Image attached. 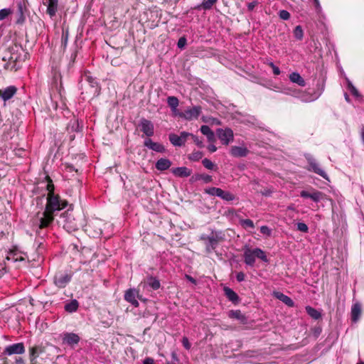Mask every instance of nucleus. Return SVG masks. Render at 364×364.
<instances>
[{
	"label": "nucleus",
	"instance_id": "39",
	"mask_svg": "<svg viewBox=\"0 0 364 364\" xmlns=\"http://www.w3.org/2000/svg\"><path fill=\"white\" fill-rule=\"evenodd\" d=\"M219 198L226 201H232L235 200V196L232 193L229 191H225L222 189V193H220Z\"/></svg>",
	"mask_w": 364,
	"mask_h": 364
},
{
	"label": "nucleus",
	"instance_id": "9",
	"mask_svg": "<svg viewBox=\"0 0 364 364\" xmlns=\"http://www.w3.org/2000/svg\"><path fill=\"white\" fill-rule=\"evenodd\" d=\"M139 126L140 127L141 131L147 136V138H150L154 135V126L150 120L142 118L140 120Z\"/></svg>",
	"mask_w": 364,
	"mask_h": 364
},
{
	"label": "nucleus",
	"instance_id": "27",
	"mask_svg": "<svg viewBox=\"0 0 364 364\" xmlns=\"http://www.w3.org/2000/svg\"><path fill=\"white\" fill-rule=\"evenodd\" d=\"M17 7V14L18 15L17 23H21L25 21L24 12L26 10L25 3L18 2Z\"/></svg>",
	"mask_w": 364,
	"mask_h": 364
},
{
	"label": "nucleus",
	"instance_id": "26",
	"mask_svg": "<svg viewBox=\"0 0 364 364\" xmlns=\"http://www.w3.org/2000/svg\"><path fill=\"white\" fill-rule=\"evenodd\" d=\"M275 296L289 307H293L294 306V301L289 296L284 294L283 293L276 292Z\"/></svg>",
	"mask_w": 364,
	"mask_h": 364
},
{
	"label": "nucleus",
	"instance_id": "34",
	"mask_svg": "<svg viewBox=\"0 0 364 364\" xmlns=\"http://www.w3.org/2000/svg\"><path fill=\"white\" fill-rule=\"evenodd\" d=\"M239 223L244 229L255 228L254 223L250 219H240Z\"/></svg>",
	"mask_w": 364,
	"mask_h": 364
},
{
	"label": "nucleus",
	"instance_id": "57",
	"mask_svg": "<svg viewBox=\"0 0 364 364\" xmlns=\"http://www.w3.org/2000/svg\"><path fill=\"white\" fill-rule=\"evenodd\" d=\"M143 364H154V360L151 358H146L144 361Z\"/></svg>",
	"mask_w": 364,
	"mask_h": 364
},
{
	"label": "nucleus",
	"instance_id": "3",
	"mask_svg": "<svg viewBox=\"0 0 364 364\" xmlns=\"http://www.w3.org/2000/svg\"><path fill=\"white\" fill-rule=\"evenodd\" d=\"M243 250L244 262L247 266L253 267L255 265L256 258H258L266 263L269 262L266 252L260 248L257 247L251 249L248 245H245Z\"/></svg>",
	"mask_w": 364,
	"mask_h": 364
},
{
	"label": "nucleus",
	"instance_id": "17",
	"mask_svg": "<svg viewBox=\"0 0 364 364\" xmlns=\"http://www.w3.org/2000/svg\"><path fill=\"white\" fill-rule=\"evenodd\" d=\"M362 314L361 304L359 302L353 304L351 306L350 318L352 322L356 323L360 318Z\"/></svg>",
	"mask_w": 364,
	"mask_h": 364
},
{
	"label": "nucleus",
	"instance_id": "24",
	"mask_svg": "<svg viewBox=\"0 0 364 364\" xmlns=\"http://www.w3.org/2000/svg\"><path fill=\"white\" fill-rule=\"evenodd\" d=\"M229 317L235 318L240 321V323H247V317L241 312L240 310H232L229 312Z\"/></svg>",
	"mask_w": 364,
	"mask_h": 364
},
{
	"label": "nucleus",
	"instance_id": "22",
	"mask_svg": "<svg viewBox=\"0 0 364 364\" xmlns=\"http://www.w3.org/2000/svg\"><path fill=\"white\" fill-rule=\"evenodd\" d=\"M144 285L149 286L153 290H157L161 287L160 281L156 277L151 275L146 277L144 281Z\"/></svg>",
	"mask_w": 364,
	"mask_h": 364
},
{
	"label": "nucleus",
	"instance_id": "47",
	"mask_svg": "<svg viewBox=\"0 0 364 364\" xmlns=\"http://www.w3.org/2000/svg\"><path fill=\"white\" fill-rule=\"evenodd\" d=\"M279 16L280 18L283 20H289L291 16L289 12L286 10H281L279 11Z\"/></svg>",
	"mask_w": 364,
	"mask_h": 364
},
{
	"label": "nucleus",
	"instance_id": "61",
	"mask_svg": "<svg viewBox=\"0 0 364 364\" xmlns=\"http://www.w3.org/2000/svg\"><path fill=\"white\" fill-rule=\"evenodd\" d=\"M76 57H77V53H76V52L73 53L71 55V56H70V60L72 61V63H74V62H75V60Z\"/></svg>",
	"mask_w": 364,
	"mask_h": 364
},
{
	"label": "nucleus",
	"instance_id": "10",
	"mask_svg": "<svg viewBox=\"0 0 364 364\" xmlns=\"http://www.w3.org/2000/svg\"><path fill=\"white\" fill-rule=\"evenodd\" d=\"M201 113V107L195 106L191 109L186 110L183 112H180L178 116L186 120H192L193 119H198L200 114Z\"/></svg>",
	"mask_w": 364,
	"mask_h": 364
},
{
	"label": "nucleus",
	"instance_id": "41",
	"mask_svg": "<svg viewBox=\"0 0 364 364\" xmlns=\"http://www.w3.org/2000/svg\"><path fill=\"white\" fill-rule=\"evenodd\" d=\"M203 156V154L201 151H193L191 154L188 156V159L193 161H198L202 159Z\"/></svg>",
	"mask_w": 364,
	"mask_h": 364
},
{
	"label": "nucleus",
	"instance_id": "31",
	"mask_svg": "<svg viewBox=\"0 0 364 364\" xmlns=\"http://www.w3.org/2000/svg\"><path fill=\"white\" fill-rule=\"evenodd\" d=\"M305 309L308 315H309L312 318L317 320L321 317V314L316 309L310 306H306Z\"/></svg>",
	"mask_w": 364,
	"mask_h": 364
},
{
	"label": "nucleus",
	"instance_id": "44",
	"mask_svg": "<svg viewBox=\"0 0 364 364\" xmlns=\"http://www.w3.org/2000/svg\"><path fill=\"white\" fill-rule=\"evenodd\" d=\"M296 226H297V230L300 232L306 233L309 231V228H308L307 225L305 224L304 223H301V222L298 223L296 224Z\"/></svg>",
	"mask_w": 364,
	"mask_h": 364
},
{
	"label": "nucleus",
	"instance_id": "20",
	"mask_svg": "<svg viewBox=\"0 0 364 364\" xmlns=\"http://www.w3.org/2000/svg\"><path fill=\"white\" fill-rule=\"evenodd\" d=\"M172 165V162L166 158L159 159L155 164V167L158 171H164L168 170Z\"/></svg>",
	"mask_w": 364,
	"mask_h": 364
},
{
	"label": "nucleus",
	"instance_id": "56",
	"mask_svg": "<svg viewBox=\"0 0 364 364\" xmlns=\"http://www.w3.org/2000/svg\"><path fill=\"white\" fill-rule=\"evenodd\" d=\"M258 4V2L257 1H253L252 2L248 3L247 4V9L249 11H252L255 6Z\"/></svg>",
	"mask_w": 364,
	"mask_h": 364
},
{
	"label": "nucleus",
	"instance_id": "11",
	"mask_svg": "<svg viewBox=\"0 0 364 364\" xmlns=\"http://www.w3.org/2000/svg\"><path fill=\"white\" fill-rule=\"evenodd\" d=\"M25 353V346L23 343H14L6 346L3 352L4 355L23 354Z\"/></svg>",
	"mask_w": 364,
	"mask_h": 364
},
{
	"label": "nucleus",
	"instance_id": "1",
	"mask_svg": "<svg viewBox=\"0 0 364 364\" xmlns=\"http://www.w3.org/2000/svg\"><path fill=\"white\" fill-rule=\"evenodd\" d=\"M46 199L45 210L38 212L32 219L33 226L38 234H40L38 230L49 228L53 224L55 213L64 209L68 204L66 200L62 199L57 193L48 194Z\"/></svg>",
	"mask_w": 364,
	"mask_h": 364
},
{
	"label": "nucleus",
	"instance_id": "14",
	"mask_svg": "<svg viewBox=\"0 0 364 364\" xmlns=\"http://www.w3.org/2000/svg\"><path fill=\"white\" fill-rule=\"evenodd\" d=\"M144 146L158 153H164L165 146L158 142L153 141L150 138H146L144 141Z\"/></svg>",
	"mask_w": 364,
	"mask_h": 364
},
{
	"label": "nucleus",
	"instance_id": "59",
	"mask_svg": "<svg viewBox=\"0 0 364 364\" xmlns=\"http://www.w3.org/2000/svg\"><path fill=\"white\" fill-rule=\"evenodd\" d=\"M314 6H315V8L316 10H320L321 9V5H320V3H319V0H314Z\"/></svg>",
	"mask_w": 364,
	"mask_h": 364
},
{
	"label": "nucleus",
	"instance_id": "64",
	"mask_svg": "<svg viewBox=\"0 0 364 364\" xmlns=\"http://www.w3.org/2000/svg\"><path fill=\"white\" fill-rule=\"evenodd\" d=\"M345 99L347 102H350V98L347 93H345Z\"/></svg>",
	"mask_w": 364,
	"mask_h": 364
},
{
	"label": "nucleus",
	"instance_id": "38",
	"mask_svg": "<svg viewBox=\"0 0 364 364\" xmlns=\"http://www.w3.org/2000/svg\"><path fill=\"white\" fill-rule=\"evenodd\" d=\"M217 1L218 0H203V2L199 7L204 10H208L210 9Z\"/></svg>",
	"mask_w": 364,
	"mask_h": 364
},
{
	"label": "nucleus",
	"instance_id": "36",
	"mask_svg": "<svg viewBox=\"0 0 364 364\" xmlns=\"http://www.w3.org/2000/svg\"><path fill=\"white\" fill-rule=\"evenodd\" d=\"M45 179L46 181H47V186H46V190L48 191V194H51V193H55V186L53 183V181L52 179L50 178V177L49 176H46L45 177Z\"/></svg>",
	"mask_w": 364,
	"mask_h": 364
},
{
	"label": "nucleus",
	"instance_id": "6",
	"mask_svg": "<svg viewBox=\"0 0 364 364\" xmlns=\"http://www.w3.org/2000/svg\"><path fill=\"white\" fill-rule=\"evenodd\" d=\"M306 159L309 166L308 168L309 171L314 172L325 179H328L326 173L319 166L315 159L311 156H306Z\"/></svg>",
	"mask_w": 364,
	"mask_h": 364
},
{
	"label": "nucleus",
	"instance_id": "18",
	"mask_svg": "<svg viewBox=\"0 0 364 364\" xmlns=\"http://www.w3.org/2000/svg\"><path fill=\"white\" fill-rule=\"evenodd\" d=\"M171 173L176 177L186 178L191 175L192 171L186 166L173 168Z\"/></svg>",
	"mask_w": 364,
	"mask_h": 364
},
{
	"label": "nucleus",
	"instance_id": "16",
	"mask_svg": "<svg viewBox=\"0 0 364 364\" xmlns=\"http://www.w3.org/2000/svg\"><path fill=\"white\" fill-rule=\"evenodd\" d=\"M80 340V336L74 333H65L63 336V342L70 346L77 344Z\"/></svg>",
	"mask_w": 364,
	"mask_h": 364
},
{
	"label": "nucleus",
	"instance_id": "28",
	"mask_svg": "<svg viewBox=\"0 0 364 364\" xmlns=\"http://www.w3.org/2000/svg\"><path fill=\"white\" fill-rule=\"evenodd\" d=\"M78 307L79 302L76 299H73L65 305L64 309L68 313H73L77 311Z\"/></svg>",
	"mask_w": 364,
	"mask_h": 364
},
{
	"label": "nucleus",
	"instance_id": "51",
	"mask_svg": "<svg viewBox=\"0 0 364 364\" xmlns=\"http://www.w3.org/2000/svg\"><path fill=\"white\" fill-rule=\"evenodd\" d=\"M189 136H191V138L193 139L194 143L199 147H203V141L201 140H200L198 139V136L191 134V135Z\"/></svg>",
	"mask_w": 364,
	"mask_h": 364
},
{
	"label": "nucleus",
	"instance_id": "7",
	"mask_svg": "<svg viewBox=\"0 0 364 364\" xmlns=\"http://www.w3.org/2000/svg\"><path fill=\"white\" fill-rule=\"evenodd\" d=\"M191 135V133L186 132H182L180 136L176 134H170L168 139L170 142L176 146H182L185 144L187 138Z\"/></svg>",
	"mask_w": 364,
	"mask_h": 364
},
{
	"label": "nucleus",
	"instance_id": "43",
	"mask_svg": "<svg viewBox=\"0 0 364 364\" xmlns=\"http://www.w3.org/2000/svg\"><path fill=\"white\" fill-rule=\"evenodd\" d=\"M348 89L351 92V94L353 95H354L355 97H360V94H359L358 90L354 87V85L350 81L348 82Z\"/></svg>",
	"mask_w": 364,
	"mask_h": 364
},
{
	"label": "nucleus",
	"instance_id": "40",
	"mask_svg": "<svg viewBox=\"0 0 364 364\" xmlns=\"http://www.w3.org/2000/svg\"><path fill=\"white\" fill-rule=\"evenodd\" d=\"M294 36L297 40H301L304 36V31L301 26H296L294 29Z\"/></svg>",
	"mask_w": 364,
	"mask_h": 364
},
{
	"label": "nucleus",
	"instance_id": "8",
	"mask_svg": "<svg viewBox=\"0 0 364 364\" xmlns=\"http://www.w3.org/2000/svg\"><path fill=\"white\" fill-rule=\"evenodd\" d=\"M217 134L219 139L224 145H228L230 141H233L234 135L231 129H218Z\"/></svg>",
	"mask_w": 364,
	"mask_h": 364
},
{
	"label": "nucleus",
	"instance_id": "5",
	"mask_svg": "<svg viewBox=\"0 0 364 364\" xmlns=\"http://www.w3.org/2000/svg\"><path fill=\"white\" fill-rule=\"evenodd\" d=\"M137 299L142 300L139 290L136 289H129L125 291L124 299L134 307H138L139 305Z\"/></svg>",
	"mask_w": 364,
	"mask_h": 364
},
{
	"label": "nucleus",
	"instance_id": "46",
	"mask_svg": "<svg viewBox=\"0 0 364 364\" xmlns=\"http://www.w3.org/2000/svg\"><path fill=\"white\" fill-rule=\"evenodd\" d=\"M11 13L9 9H3L0 10V21L5 19Z\"/></svg>",
	"mask_w": 364,
	"mask_h": 364
},
{
	"label": "nucleus",
	"instance_id": "25",
	"mask_svg": "<svg viewBox=\"0 0 364 364\" xmlns=\"http://www.w3.org/2000/svg\"><path fill=\"white\" fill-rule=\"evenodd\" d=\"M289 80L293 83H296L301 87H304L306 85L304 79L296 72H294L289 75Z\"/></svg>",
	"mask_w": 364,
	"mask_h": 364
},
{
	"label": "nucleus",
	"instance_id": "13",
	"mask_svg": "<svg viewBox=\"0 0 364 364\" xmlns=\"http://www.w3.org/2000/svg\"><path fill=\"white\" fill-rule=\"evenodd\" d=\"M324 194L318 191L314 190L311 193L307 191H301L300 196L304 198H311L313 201L318 203L323 199Z\"/></svg>",
	"mask_w": 364,
	"mask_h": 364
},
{
	"label": "nucleus",
	"instance_id": "62",
	"mask_svg": "<svg viewBox=\"0 0 364 364\" xmlns=\"http://www.w3.org/2000/svg\"><path fill=\"white\" fill-rule=\"evenodd\" d=\"M187 279L191 281L192 283L196 284V279H193L192 277L186 275Z\"/></svg>",
	"mask_w": 364,
	"mask_h": 364
},
{
	"label": "nucleus",
	"instance_id": "54",
	"mask_svg": "<svg viewBox=\"0 0 364 364\" xmlns=\"http://www.w3.org/2000/svg\"><path fill=\"white\" fill-rule=\"evenodd\" d=\"M260 232L263 235H270L271 230L266 225L260 228Z\"/></svg>",
	"mask_w": 364,
	"mask_h": 364
},
{
	"label": "nucleus",
	"instance_id": "2",
	"mask_svg": "<svg viewBox=\"0 0 364 364\" xmlns=\"http://www.w3.org/2000/svg\"><path fill=\"white\" fill-rule=\"evenodd\" d=\"M225 234L221 230H212L209 235L202 234L200 236V240L203 241L205 245V251L210 253L214 251L219 243L225 240Z\"/></svg>",
	"mask_w": 364,
	"mask_h": 364
},
{
	"label": "nucleus",
	"instance_id": "29",
	"mask_svg": "<svg viewBox=\"0 0 364 364\" xmlns=\"http://www.w3.org/2000/svg\"><path fill=\"white\" fill-rule=\"evenodd\" d=\"M200 130L203 134L207 136L208 141H213L214 140L215 134L208 125H202Z\"/></svg>",
	"mask_w": 364,
	"mask_h": 364
},
{
	"label": "nucleus",
	"instance_id": "30",
	"mask_svg": "<svg viewBox=\"0 0 364 364\" xmlns=\"http://www.w3.org/2000/svg\"><path fill=\"white\" fill-rule=\"evenodd\" d=\"M193 181H203L205 183L213 181V177L206 173H197L192 177Z\"/></svg>",
	"mask_w": 364,
	"mask_h": 364
},
{
	"label": "nucleus",
	"instance_id": "50",
	"mask_svg": "<svg viewBox=\"0 0 364 364\" xmlns=\"http://www.w3.org/2000/svg\"><path fill=\"white\" fill-rule=\"evenodd\" d=\"M268 65L272 68L273 73L275 75H279L281 73L280 69L279 67L276 66L272 62L268 63Z\"/></svg>",
	"mask_w": 364,
	"mask_h": 364
},
{
	"label": "nucleus",
	"instance_id": "19",
	"mask_svg": "<svg viewBox=\"0 0 364 364\" xmlns=\"http://www.w3.org/2000/svg\"><path fill=\"white\" fill-rule=\"evenodd\" d=\"M230 153L234 157H245L249 154V150L246 147L233 146Z\"/></svg>",
	"mask_w": 364,
	"mask_h": 364
},
{
	"label": "nucleus",
	"instance_id": "37",
	"mask_svg": "<svg viewBox=\"0 0 364 364\" xmlns=\"http://www.w3.org/2000/svg\"><path fill=\"white\" fill-rule=\"evenodd\" d=\"M205 192L210 196H215L220 197V193H222V189L220 188L211 187V188L205 189Z\"/></svg>",
	"mask_w": 364,
	"mask_h": 364
},
{
	"label": "nucleus",
	"instance_id": "12",
	"mask_svg": "<svg viewBox=\"0 0 364 364\" xmlns=\"http://www.w3.org/2000/svg\"><path fill=\"white\" fill-rule=\"evenodd\" d=\"M17 87L14 85H10L4 88L0 89V98L6 102L11 100L17 92Z\"/></svg>",
	"mask_w": 364,
	"mask_h": 364
},
{
	"label": "nucleus",
	"instance_id": "58",
	"mask_svg": "<svg viewBox=\"0 0 364 364\" xmlns=\"http://www.w3.org/2000/svg\"><path fill=\"white\" fill-rule=\"evenodd\" d=\"M208 150L210 151V152H215L217 150V148L215 145L213 144H210L208 146Z\"/></svg>",
	"mask_w": 364,
	"mask_h": 364
},
{
	"label": "nucleus",
	"instance_id": "4",
	"mask_svg": "<svg viewBox=\"0 0 364 364\" xmlns=\"http://www.w3.org/2000/svg\"><path fill=\"white\" fill-rule=\"evenodd\" d=\"M73 274L68 272H57L54 277V284L58 288H65L71 281Z\"/></svg>",
	"mask_w": 364,
	"mask_h": 364
},
{
	"label": "nucleus",
	"instance_id": "35",
	"mask_svg": "<svg viewBox=\"0 0 364 364\" xmlns=\"http://www.w3.org/2000/svg\"><path fill=\"white\" fill-rule=\"evenodd\" d=\"M167 103L172 110H175L178 106L179 101L176 97L170 96L167 98Z\"/></svg>",
	"mask_w": 364,
	"mask_h": 364
},
{
	"label": "nucleus",
	"instance_id": "33",
	"mask_svg": "<svg viewBox=\"0 0 364 364\" xmlns=\"http://www.w3.org/2000/svg\"><path fill=\"white\" fill-rule=\"evenodd\" d=\"M86 80L89 82L90 86L95 89V94L98 95L100 92V87L97 80L91 76L86 75Z\"/></svg>",
	"mask_w": 364,
	"mask_h": 364
},
{
	"label": "nucleus",
	"instance_id": "52",
	"mask_svg": "<svg viewBox=\"0 0 364 364\" xmlns=\"http://www.w3.org/2000/svg\"><path fill=\"white\" fill-rule=\"evenodd\" d=\"M181 342H182V344H183V347L186 350H189L191 348V343H190V342H189V341H188L187 337H183L182 338Z\"/></svg>",
	"mask_w": 364,
	"mask_h": 364
},
{
	"label": "nucleus",
	"instance_id": "21",
	"mask_svg": "<svg viewBox=\"0 0 364 364\" xmlns=\"http://www.w3.org/2000/svg\"><path fill=\"white\" fill-rule=\"evenodd\" d=\"M45 347L43 345H36L29 348V358L37 359V358L45 352Z\"/></svg>",
	"mask_w": 364,
	"mask_h": 364
},
{
	"label": "nucleus",
	"instance_id": "55",
	"mask_svg": "<svg viewBox=\"0 0 364 364\" xmlns=\"http://www.w3.org/2000/svg\"><path fill=\"white\" fill-rule=\"evenodd\" d=\"M237 281L239 282H243L245 279V274L242 272H237L236 274Z\"/></svg>",
	"mask_w": 364,
	"mask_h": 364
},
{
	"label": "nucleus",
	"instance_id": "45",
	"mask_svg": "<svg viewBox=\"0 0 364 364\" xmlns=\"http://www.w3.org/2000/svg\"><path fill=\"white\" fill-rule=\"evenodd\" d=\"M68 41V33L63 32L61 37V46L63 49H65Z\"/></svg>",
	"mask_w": 364,
	"mask_h": 364
},
{
	"label": "nucleus",
	"instance_id": "53",
	"mask_svg": "<svg viewBox=\"0 0 364 364\" xmlns=\"http://www.w3.org/2000/svg\"><path fill=\"white\" fill-rule=\"evenodd\" d=\"M186 44V38L185 37H181L178 39L177 46L179 48H183Z\"/></svg>",
	"mask_w": 364,
	"mask_h": 364
},
{
	"label": "nucleus",
	"instance_id": "32",
	"mask_svg": "<svg viewBox=\"0 0 364 364\" xmlns=\"http://www.w3.org/2000/svg\"><path fill=\"white\" fill-rule=\"evenodd\" d=\"M202 164L203 166L208 170H211L214 171H218V167L216 164L213 163L210 159L205 158L202 160Z\"/></svg>",
	"mask_w": 364,
	"mask_h": 364
},
{
	"label": "nucleus",
	"instance_id": "15",
	"mask_svg": "<svg viewBox=\"0 0 364 364\" xmlns=\"http://www.w3.org/2000/svg\"><path fill=\"white\" fill-rule=\"evenodd\" d=\"M43 4L47 6L46 13L49 16L54 17L58 9V0H44Z\"/></svg>",
	"mask_w": 364,
	"mask_h": 364
},
{
	"label": "nucleus",
	"instance_id": "60",
	"mask_svg": "<svg viewBox=\"0 0 364 364\" xmlns=\"http://www.w3.org/2000/svg\"><path fill=\"white\" fill-rule=\"evenodd\" d=\"M15 362L16 364H25V361L22 358H16Z\"/></svg>",
	"mask_w": 364,
	"mask_h": 364
},
{
	"label": "nucleus",
	"instance_id": "23",
	"mask_svg": "<svg viewBox=\"0 0 364 364\" xmlns=\"http://www.w3.org/2000/svg\"><path fill=\"white\" fill-rule=\"evenodd\" d=\"M225 296L229 301L234 304H237L240 301L238 295L230 288L225 287L223 289Z\"/></svg>",
	"mask_w": 364,
	"mask_h": 364
},
{
	"label": "nucleus",
	"instance_id": "42",
	"mask_svg": "<svg viewBox=\"0 0 364 364\" xmlns=\"http://www.w3.org/2000/svg\"><path fill=\"white\" fill-rule=\"evenodd\" d=\"M60 217L64 219L65 227L67 226L68 228H72V226L70 225L72 223V220L68 212L63 213Z\"/></svg>",
	"mask_w": 364,
	"mask_h": 364
},
{
	"label": "nucleus",
	"instance_id": "63",
	"mask_svg": "<svg viewBox=\"0 0 364 364\" xmlns=\"http://www.w3.org/2000/svg\"><path fill=\"white\" fill-rule=\"evenodd\" d=\"M29 359H30L31 364H37L36 359H33V360H32V358H29Z\"/></svg>",
	"mask_w": 364,
	"mask_h": 364
},
{
	"label": "nucleus",
	"instance_id": "49",
	"mask_svg": "<svg viewBox=\"0 0 364 364\" xmlns=\"http://www.w3.org/2000/svg\"><path fill=\"white\" fill-rule=\"evenodd\" d=\"M16 252L14 250H11L9 252V255L7 257V259H10L11 257H12V259L14 260V261H21V260H23V258L22 257H15V255H16Z\"/></svg>",
	"mask_w": 364,
	"mask_h": 364
},
{
	"label": "nucleus",
	"instance_id": "48",
	"mask_svg": "<svg viewBox=\"0 0 364 364\" xmlns=\"http://www.w3.org/2000/svg\"><path fill=\"white\" fill-rule=\"evenodd\" d=\"M274 191V188H266L264 190L261 191L260 193L264 196L268 197L271 196Z\"/></svg>",
	"mask_w": 364,
	"mask_h": 364
}]
</instances>
